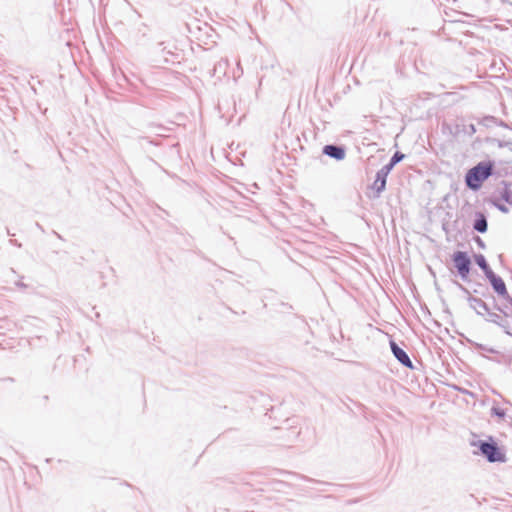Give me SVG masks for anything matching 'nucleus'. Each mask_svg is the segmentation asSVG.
Segmentation results:
<instances>
[{
  "label": "nucleus",
  "mask_w": 512,
  "mask_h": 512,
  "mask_svg": "<svg viewBox=\"0 0 512 512\" xmlns=\"http://www.w3.org/2000/svg\"><path fill=\"white\" fill-rule=\"evenodd\" d=\"M494 161H481L470 168L465 174V185L472 191H478L483 183L494 174Z\"/></svg>",
  "instance_id": "nucleus-1"
},
{
  "label": "nucleus",
  "mask_w": 512,
  "mask_h": 512,
  "mask_svg": "<svg viewBox=\"0 0 512 512\" xmlns=\"http://www.w3.org/2000/svg\"><path fill=\"white\" fill-rule=\"evenodd\" d=\"M471 445L477 447L479 453L490 463H502L506 461L505 453L491 436L488 437L487 440L473 441Z\"/></svg>",
  "instance_id": "nucleus-2"
},
{
  "label": "nucleus",
  "mask_w": 512,
  "mask_h": 512,
  "mask_svg": "<svg viewBox=\"0 0 512 512\" xmlns=\"http://www.w3.org/2000/svg\"><path fill=\"white\" fill-rule=\"evenodd\" d=\"M454 267L463 281H468L471 270V259L464 251H456L452 255Z\"/></svg>",
  "instance_id": "nucleus-3"
},
{
  "label": "nucleus",
  "mask_w": 512,
  "mask_h": 512,
  "mask_svg": "<svg viewBox=\"0 0 512 512\" xmlns=\"http://www.w3.org/2000/svg\"><path fill=\"white\" fill-rule=\"evenodd\" d=\"M456 284L461 291L468 294L467 301L470 308L473 309L477 315L484 317L489 310L487 303L484 302L481 298L472 296L469 290L461 283L456 282Z\"/></svg>",
  "instance_id": "nucleus-4"
},
{
  "label": "nucleus",
  "mask_w": 512,
  "mask_h": 512,
  "mask_svg": "<svg viewBox=\"0 0 512 512\" xmlns=\"http://www.w3.org/2000/svg\"><path fill=\"white\" fill-rule=\"evenodd\" d=\"M389 345L393 356L401 365L409 369L414 368L413 363L408 354L401 347H399L394 340H390Z\"/></svg>",
  "instance_id": "nucleus-5"
},
{
  "label": "nucleus",
  "mask_w": 512,
  "mask_h": 512,
  "mask_svg": "<svg viewBox=\"0 0 512 512\" xmlns=\"http://www.w3.org/2000/svg\"><path fill=\"white\" fill-rule=\"evenodd\" d=\"M486 278L489 280L495 293H497L500 297H503L505 299L509 298L506 284L500 276L496 275L494 272H490V274L487 275Z\"/></svg>",
  "instance_id": "nucleus-6"
},
{
  "label": "nucleus",
  "mask_w": 512,
  "mask_h": 512,
  "mask_svg": "<svg viewBox=\"0 0 512 512\" xmlns=\"http://www.w3.org/2000/svg\"><path fill=\"white\" fill-rule=\"evenodd\" d=\"M322 153L336 161H341L346 156V149L342 145L327 144L323 147Z\"/></svg>",
  "instance_id": "nucleus-7"
},
{
  "label": "nucleus",
  "mask_w": 512,
  "mask_h": 512,
  "mask_svg": "<svg viewBox=\"0 0 512 512\" xmlns=\"http://www.w3.org/2000/svg\"><path fill=\"white\" fill-rule=\"evenodd\" d=\"M386 181V176L380 174L379 172L376 173V179L371 186V188L376 192L375 197H379L380 194L385 190Z\"/></svg>",
  "instance_id": "nucleus-8"
},
{
  "label": "nucleus",
  "mask_w": 512,
  "mask_h": 512,
  "mask_svg": "<svg viewBox=\"0 0 512 512\" xmlns=\"http://www.w3.org/2000/svg\"><path fill=\"white\" fill-rule=\"evenodd\" d=\"M473 229L479 233H485L488 230V222L486 216L478 212L477 217L473 223Z\"/></svg>",
  "instance_id": "nucleus-9"
},
{
  "label": "nucleus",
  "mask_w": 512,
  "mask_h": 512,
  "mask_svg": "<svg viewBox=\"0 0 512 512\" xmlns=\"http://www.w3.org/2000/svg\"><path fill=\"white\" fill-rule=\"evenodd\" d=\"M475 263L479 266V268L483 271L484 275L487 276L490 272H493L490 268L489 264L486 261V258L482 254L474 255Z\"/></svg>",
  "instance_id": "nucleus-10"
},
{
  "label": "nucleus",
  "mask_w": 512,
  "mask_h": 512,
  "mask_svg": "<svg viewBox=\"0 0 512 512\" xmlns=\"http://www.w3.org/2000/svg\"><path fill=\"white\" fill-rule=\"evenodd\" d=\"M504 184V189L501 191V198L508 204L512 205V191L509 187V184L506 181L502 182Z\"/></svg>",
  "instance_id": "nucleus-11"
},
{
  "label": "nucleus",
  "mask_w": 512,
  "mask_h": 512,
  "mask_svg": "<svg viewBox=\"0 0 512 512\" xmlns=\"http://www.w3.org/2000/svg\"><path fill=\"white\" fill-rule=\"evenodd\" d=\"M163 42L158 43L155 54H161L164 57L165 62H169V59L166 57V54L172 55L170 51H166V47L163 46Z\"/></svg>",
  "instance_id": "nucleus-12"
},
{
  "label": "nucleus",
  "mask_w": 512,
  "mask_h": 512,
  "mask_svg": "<svg viewBox=\"0 0 512 512\" xmlns=\"http://www.w3.org/2000/svg\"><path fill=\"white\" fill-rule=\"evenodd\" d=\"M227 66H228V61L226 59H221L214 65L213 74L215 75L218 71H225Z\"/></svg>",
  "instance_id": "nucleus-13"
},
{
  "label": "nucleus",
  "mask_w": 512,
  "mask_h": 512,
  "mask_svg": "<svg viewBox=\"0 0 512 512\" xmlns=\"http://www.w3.org/2000/svg\"><path fill=\"white\" fill-rule=\"evenodd\" d=\"M491 415L496 416L500 419H504L506 416V411L498 406H493L491 408Z\"/></svg>",
  "instance_id": "nucleus-14"
},
{
  "label": "nucleus",
  "mask_w": 512,
  "mask_h": 512,
  "mask_svg": "<svg viewBox=\"0 0 512 512\" xmlns=\"http://www.w3.org/2000/svg\"><path fill=\"white\" fill-rule=\"evenodd\" d=\"M405 158V155L400 152V151H396L392 157L390 158V162L391 164L393 165H397L399 162H401L403 159Z\"/></svg>",
  "instance_id": "nucleus-15"
},
{
  "label": "nucleus",
  "mask_w": 512,
  "mask_h": 512,
  "mask_svg": "<svg viewBox=\"0 0 512 512\" xmlns=\"http://www.w3.org/2000/svg\"><path fill=\"white\" fill-rule=\"evenodd\" d=\"M394 166L395 165L391 164V162L389 161L387 164H385L377 172H379L380 174H382V175L387 177L389 175V173L391 172V170L394 168Z\"/></svg>",
  "instance_id": "nucleus-16"
},
{
  "label": "nucleus",
  "mask_w": 512,
  "mask_h": 512,
  "mask_svg": "<svg viewBox=\"0 0 512 512\" xmlns=\"http://www.w3.org/2000/svg\"><path fill=\"white\" fill-rule=\"evenodd\" d=\"M394 166L395 165L391 164V162L389 161L387 164H385L377 172H379L380 174H382V175L387 177L389 175V173L391 172V170L394 168Z\"/></svg>",
  "instance_id": "nucleus-17"
},
{
  "label": "nucleus",
  "mask_w": 512,
  "mask_h": 512,
  "mask_svg": "<svg viewBox=\"0 0 512 512\" xmlns=\"http://www.w3.org/2000/svg\"><path fill=\"white\" fill-rule=\"evenodd\" d=\"M494 309L501 312L502 313L501 316H503L504 318L512 320V316L510 314H508L507 311L505 309L501 308L498 304L494 305Z\"/></svg>",
  "instance_id": "nucleus-18"
},
{
  "label": "nucleus",
  "mask_w": 512,
  "mask_h": 512,
  "mask_svg": "<svg viewBox=\"0 0 512 512\" xmlns=\"http://www.w3.org/2000/svg\"><path fill=\"white\" fill-rule=\"evenodd\" d=\"M493 205L499 210L501 211L502 213H508L509 212V209L507 206H505L504 204H501V203H498V202H493Z\"/></svg>",
  "instance_id": "nucleus-19"
},
{
  "label": "nucleus",
  "mask_w": 512,
  "mask_h": 512,
  "mask_svg": "<svg viewBox=\"0 0 512 512\" xmlns=\"http://www.w3.org/2000/svg\"><path fill=\"white\" fill-rule=\"evenodd\" d=\"M464 131L466 134L472 136L473 134L476 133V127L474 124H469Z\"/></svg>",
  "instance_id": "nucleus-20"
},
{
  "label": "nucleus",
  "mask_w": 512,
  "mask_h": 512,
  "mask_svg": "<svg viewBox=\"0 0 512 512\" xmlns=\"http://www.w3.org/2000/svg\"><path fill=\"white\" fill-rule=\"evenodd\" d=\"M474 240L480 248L484 249L486 247L484 241L479 236H475Z\"/></svg>",
  "instance_id": "nucleus-21"
},
{
  "label": "nucleus",
  "mask_w": 512,
  "mask_h": 512,
  "mask_svg": "<svg viewBox=\"0 0 512 512\" xmlns=\"http://www.w3.org/2000/svg\"><path fill=\"white\" fill-rule=\"evenodd\" d=\"M16 286H17V287H19V288H21V289H24V288H26V287H27V285H26V284H24L22 281H17V282H16Z\"/></svg>",
  "instance_id": "nucleus-22"
},
{
  "label": "nucleus",
  "mask_w": 512,
  "mask_h": 512,
  "mask_svg": "<svg viewBox=\"0 0 512 512\" xmlns=\"http://www.w3.org/2000/svg\"><path fill=\"white\" fill-rule=\"evenodd\" d=\"M11 244L17 246V247H21V243H18L17 240H10Z\"/></svg>",
  "instance_id": "nucleus-23"
},
{
  "label": "nucleus",
  "mask_w": 512,
  "mask_h": 512,
  "mask_svg": "<svg viewBox=\"0 0 512 512\" xmlns=\"http://www.w3.org/2000/svg\"><path fill=\"white\" fill-rule=\"evenodd\" d=\"M485 120L494 121L495 118L493 116H490V117H486Z\"/></svg>",
  "instance_id": "nucleus-24"
},
{
  "label": "nucleus",
  "mask_w": 512,
  "mask_h": 512,
  "mask_svg": "<svg viewBox=\"0 0 512 512\" xmlns=\"http://www.w3.org/2000/svg\"><path fill=\"white\" fill-rule=\"evenodd\" d=\"M53 233L59 238V239H62L61 235L58 234L56 231H53Z\"/></svg>",
  "instance_id": "nucleus-25"
},
{
  "label": "nucleus",
  "mask_w": 512,
  "mask_h": 512,
  "mask_svg": "<svg viewBox=\"0 0 512 512\" xmlns=\"http://www.w3.org/2000/svg\"><path fill=\"white\" fill-rule=\"evenodd\" d=\"M503 146H504L503 142H499V147H503Z\"/></svg>",
  "instance_id": "nucleus-26"
},
{
  "label": "nucleus",
  "mask_w": 512,
  "mask_h": 512,
  "mask_svg": "<svg viewBox=\"0 0 512 512\" xmlns=\"http://www.w3.org/2000/svg\"><path fill=\"white\" fill-rule=\"evenodd\" d=\"M7 234L8 235H11V236H14V234H11L10 231L7 229Z\"/></svg>",
  "instance_id": "nucleus-27"
}]
</instances>
